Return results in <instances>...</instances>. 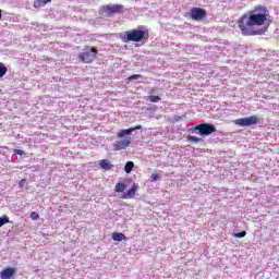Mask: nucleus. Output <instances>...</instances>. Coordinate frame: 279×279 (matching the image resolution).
Returning <instances> with one entry per match:
<instances>
[{"mask_svg":"<svg viewBox=\"0 0 279 279\" xmlns=\"http://www.w3.org/2000/svg\"><path fill=\"white\" fill-rule=\"evenodd\" d=\"M267 23V8L263 5L255 7L247 14L242 15L238 21V27L242 36H258L259 31L254 27H260Z\"/></svg>","mask_w":279,"mask_h":279,"instance_id":"obj_1","label":"nucleus"},{"mask_svg":"<svg viewBox=\"0 0 279 279\" xmlns=\"http://www.w3.org/2000/svg\"><path fill=\"white\" fill-rule=\"evenodd\" d=\"M123 43H141L142 40H149V31L131 29L124 32L122 37Z\"/></svg>","mask_w":279,"mask_h":279,"instance_id":"obj_2","label":"nucleus"},{"mask_svg":"<svg viewBox=\"0 0 279 279\" xmlns=\"http://www.w3.org/2000/svg\"><path fill=\"white\" fill-rule=\"evenodd\" d=\"M97 53H99L97 48L92 47L89 49V51L85 50V51L81 52L78 54V59L82 60L84 62V64H90L93 61H95L97 59Z\"/></svg>","mask_w":279,"mask_h":279,"instance_id":"obj_3","label":"nucleus"},{"mask_svg":"<svg viewBox=\"0 0 279 279\" xmlns=\"http://www.w3.org/2000/svg\"><path fill=\"white\" fill-rule=\"evenodd\" d=\"M194 130H196L201 136H210V134H215V132H217V128L210 123L198 124Z\"/></svg>","mask_w":279,"mask_h":279,"instance_id":"obj_4","label":"nucleus"},{"mask_svg":"<svg viewBox=\"0 0 279 279\" xmlns=\"http://www.w3.org/2000/svg\"><path fill=\"white\" fill-rule=\"evenodd\" d=\"M207 16L208 12L203 8H192L190 11V19H192V21H204Z\"/></svg>","mask_w":279,"mask_h":279,"instance_id":"obj_5","label":"nucleus"},{"mask_svg":"<svg viewBox=\"0 0 279 279\" xmlns=\"http://www.w3.org/2000/svg\"><path fill=\"white\" fill-rule=\"evenodd\" d=\"M256 123H258V116H251L234 120V124L240 125V128H248L250 125H256Z\"/></svg>","mask_w":279,"mask_h":279,"instance_id":"obj_6","label":"nucleus"},{"mask_svg":"<svg viewBox=\"0 0 279 279\" xmlns=\"http://www.w3.org/2000/svg\"><path fill=\"white\" fill-rule=\"evenodd\" d=\"M102 11L107 16H112L113 14H122L123 12V4H107L102 7Z\"/></svg>","mask_w":279,"mask_h":279,"instance_id":"obj_7","label":"nucleus"},{"mask_svg":"<svg viewBox=\"0 0 279 279\" xmlns=\"http://www.w3.org/2000/svg\"><path fill=\"white\" fill-rule=\"evenodd\" d=\"M130 145H132V140L130 137L118 140L112 144L113 151H121L126 147H130Z\"/></svg>","mask_w":279,"mask_h":279,"instance_id":"obj_8","label":"nucleus"},{"mask_svg":"<svg viewBox=\"0 0 279 279\" xmlns=\"http://www.w3.org/2000/svg\"><path fill=\"white\" fill-rule=\"evenodd\" d=\"M16 276V268L7 267L0 272V279H13Z\"/></svg>","mask_w":279,"mask_h":279,"instance_id":"obj_9","label":"nucleus"},{"mask_svg":"<svg viewBox=\"0 0 279 279\" xmlns=\"http://www.w3.org/2000/svg\"><path fill=\"white\" fill-rule=\"evenodd\" d=\"M136 130H143V125L138 124L131 129L121 130L117 133V138H125V136H130V134Z\"/></svg>","mask_w":279,"mask_h":279,"instance_id":"obj_10","label":"nucleus"},{"mask_svg":"<svg viewBox=\"0 0 279 279\" xmlns=\"http://www.w3.org/2000/svg\"><path fill=\"white\" fill-rule=\"evenodd\" d=\"M136 191H138V185L133 184L131 189L122 195V199H134Z\"/></svg>","mask_w":279,"mask_h":279,"instance_id":"obj_11","label":"nucleus"},{"mask_svg":"<svg viewBox=\"0 0 279 279\" xmlns=\"http://www.w3.org/2000/svg\"><path fill=\"white\" fill-rule=\"evenodd\" d=\"M99 167L100 169H104L105 171H110V169H112V167H114L112 163H110V161L108 159H102L99 162Z\"/></svg>","mask_w":279,"mask_h":279,"instance_id":"obj_12","label":"nucleus"},{"mask_svg":"<svg viewBox=\"0 0 279 279\" xmlns=\"http://www.w3.org/2000/svg\"><path fill=\"white\" fill-rule=\"evenodd\" d=\"M112 239H113L114 241H119V242H121V241H128V238H126L125 234H123L122 232H114V233H112Z\"/></svg>","mask_w":279,"mask_h":279,"instance_id":"obj_13","label":"nucleus"},{"mask_svg":"<svg viewBox=\"0 0 279 279\" xmlns=\"http://www.w3.org/2000/svg\"><path fill=\"white\" fill-rule=\"evenodd\" d=\"M52 0H35L34 1V8H45L47 3H51Z\"/></svg>","mask_w":279,"mask_h":279,"instance_id":"obj_14","label":"nucleus"},{"mask_svg":"<svg viewBox=\"0 0 279 279\" xmlns=\"http://www.w3.org/2000/svg\"><path fill=\"white\" fill-rule=\"evenodd\" d=\"M133 169H134V161H128L124 166L125 173H132Z\"/></svg>","mask_w":279,"mask_h":279,"instance_id":"obj_15","label":"nucleus"},{"mask_svg":"<svg viewBox=\"0 0 279 279\" xmlns=\"http://www.w3.org/2000/svg\"><path fill=\"white\" fill-rule=\"evenodd\" d=\"M114 191L116 193H123V191H125V184L122 182L117 183Z\"/></svg>","mask_w":279,"mask_h":279,"instance_id":"obj_16","label":"nucleus"},{"mask_svg":"<svg viewBox=\"0 0 279 279\" xmlns=\"http://www.w3.org/2000/svg\"><path fill=\"white\" fill-rule=\"evenodd\" d=\"M187 141H189V143H202V141H204V140H202L197 136L189 135Z\"/></svg>","mask_w":279,"mask_h":279,"instance_id":"obj_17","label":"nucleus"},{"mask_svg":"<svg viewBox=\"0 0 279 279\" xmlns=\"http://www.w3.org/2000/svg\"><path fill=\"white\" fill-rule=\"evenodd\" d=\"M5 73H8V68L5 66V64L0 62V80L5 75Z\"/></svg>","mask_w":279,"mask_h":279,"instance_id":"obj_18","label":"nucleus"},{"mask_svg":"<svg viewBox=\"0 0 279 279\" xmlns=\"http://www.w3.org/2000/svg\"><path fill=\"white\" fill-rule=\"evenodd\" d=\"M148 99L149 101H151V104H158V101H160V96H154V95H150L148 96Z\"/></svg>","mask_w":279,"mask_h":279,"instance_id":"obj_19","label":"nucleus"},{"mask_svg":"<svg viewBox=\"0 0 279 279\" xmlns=\"http://www.w3.org/2000/svg\"><path fill=\"white\" fill-rule=\"evenodd\" d=\"M5 223H10V218H8V216H3L0 218V228H2V226H5Z\"/></svg>","mask_w":279,"mask_h":279,"instance_id":"obj_20","label":"nucleus"},{"mask_svg":"<svg viewBox=\"0 0 279 279\" xmlns=\"http://www.w3.org/2000/svg\"><path fill=\"white\" fill-rule=\"evenodd\" d=\"M158 180H160V173L155 172L150 175V181L151 182H158Z\"/></svg>","mask_w":279,"mask_h":279,"instance_id":"obj_21","label":"nucleus"},{"mask_svg":"<svg viewBox=\"0 0 279 279\" xmlns=\"http://www.w3.org/2000/svg\"><path fill=\"white\" fill-rule=\"evenodd\" d=\"M31 219H32L33 221H38V219H40V215H38V213H36V211H33V213L31 214Z\"/></svg>","mask_w":279,"mask_h":279,"instance_id":"obj_22","label":"nucleus"},{"mask_svg":"<svg viewBox=\"0 0 279 279\" xmlns=\"http://www.w3.org/2000/svg\"><path fill=\"white\" fill-rule=\"evenodd\" d=\"M246 235H247L246 231H241L239 233H234L235 239H243Z\"/></svg>","mask_w":279,"mask_h":279,"instance_id":"obj_23","label":"nucleus"},{"mask_svg":"<svg viewBox=\"0 0 279 279\" xmlns=\"http://www.w3.org/2000/svg\"><path fill=\"white\" fill-rule=\"evenodd\" d=\"M142 75L141 74H133L131 76L128 77L129 82H132L134 80H141Z\"/></svg>","mask_w":279,"mask_h":279,"instance_id":"obj_24","label":"nucleus"},{"mask_svg":"<svg viewBox=\"0 0 279 279\" xmlns=\"http://www.w3.org/2000/svg\"><path fill=\"white\" fill-rule=\"evenodd\" d=\"M25 184H27V179H22L19 183L20 189H23V186H25Z\"/></svg>","mask_w":279,"mask_h":279,"instance_id":"obj_25","label":"nucleus"},{"mask_svg":"<svg viewBox=\"0 0 279 279\" xmlns=\"http://www.w3.org/2000/svg\"><path fill=\"white\" fill-rule=\"evenodd\" d=\"M173 121H174V123L182 121V116H174Z\"/></svg>","mask_w":279,"mask_h":279,"instance_id":"obj_26","label":"nucleus"},{"mask_svg":"<svg viewBox=\"0 0 279 279\" xmlns=\"http://www.w3.org/2000/svg\"><path fill=\"white\" fill-rule=\"evenodd\" d=\"M14 154H17V156H23V150L14 149Z\"/></svg>","mask_w":279,"mask_h":279,"instance_id":"obj_27","label":"nucleus"},{"mask_svg":"<svg viewBox=\"0 0 279 279\" xmlns=\"http://www.w3.org/2000/svg\"><path fill=\"white\" fill-rule=\"evenodd\" d=\"M1 19H2V15H1V10H0V21H1Z\"/></svg>","mask_w":279,"mask_h":279,"instance_id":"obj_28","label":"nucleus"},{"mask_svg":"<svg viewBox=\"0 0 279 279\" xmlns=\"http://www.w3.org/2000/svg\"><path fill=\"white\" fill-rule=\"evenodd\" d=\"M151 93H154V89H151Z\"/></svg>","mask_w":279,"mask_h":279,"instance_id":"obj_29","label":"nucleus"}]
</instances>
